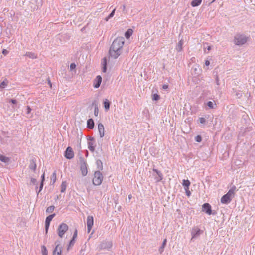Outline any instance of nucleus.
Returning a JSON list of instances; mask_svg holds the SVG:
<instances>
[{
    "label": "nucleus",
    "mask_w": 255,
    "mask_h": 255,
    "mask_svg": "<svg viewBox=\"0 0 255 255\" xmlns=\"http://www.w3.org/2000/svg\"><path fill=\"white\" fill-rule=\"evenodd\" d=\"M125 43L123 37L116 38L111 45L109 50V57L114 59L117 58L122 53V49Z\"/></svg>",
    "instance_id": "obj_1"
},
{
    "label": "nucleus",
    "mask_w": 255,
    "mask_h": 255,
    "mask_svg": "<svg viewBox=\"0 0 255 255\" xmlns=\"http://www.w3.org/2000/svg\"><path fill=\"white\" fill-rule=\"evenodd\" d=\"M248 37L243 34H237L235 36L234 41L236 45L240 46L245 44L247 41Z\"/></svg>",
    "instance_id": "obj_2"
},
{
    "label": "nucleus",
    "mask_w": 255,
    "mask_h": 255,
    "mask_svg": "<svg viewBox=\"0 0 255 255\" xmlns=\"http://www.w3.org/2000/svg\"><path fill=\"white\" fill-rule=\"evenodd\" d=\"M94 177L93 179V184L94 185L98 186L101 184L103 180V176L100 171H96L94 173Z\"/></svg>",
    "instance_id": "obj_3"
},
{
    "label": "nucleus",
    "mask_w": 255,
    "mask_h": 255,
    "mask_svg": "<svg viewBox=\"0 0 255 255\" xmlns=\"http://www.w3.org/2000/svg\"><path fill=\"white\" fill-rule=\"evenodd\" d=\"M202 211L205 212L208 215H215L217 214V211L212 210L211 205L208 203H204L202 206Z\"/></svg>",
    "instance_id": "obj_4"
},
{
    "label": "nucleus",
    "mask_w": 255,
    "mask_h": 255,
    "mask_svg": "<svg viewBox=\"0 0 255 255\" xmlns=\"http://www.w3.org/2000/svg\"><path fill=\"white\" fill-rule=\"evenodd\" d=\"M80 164V170L82 173V175L83 176L87 175L88 173L87 165L86 162L82 157H80L79 158Z\"/></svg>",
    "instance_id": "obj_5"
},
{
    "label": "nucleus",
    "mask_w": 255,
    "mask_h": 255,
    "mask_svg": "<svg viewBox=\"0 0 255 255\" xmlns=\"http://www.w3.org/2000/svg\"><path fill=\"white\" fill-rule=\"evenodd\" d=\"M112 246V242L111 241L104 240L100 243L98 248L99 250H109Z\"/></svg>",
    "instance_id": "obj_6"
},
{
    "label": "nucleus",
    "mask_w": 255,
    "mask_h": 255,
    "mask_svg": "<svg viewBox=\"0 0 255 255\" xmlns=\"http://www.w3.org/2000/svg\"><path fill=\"white\" fill-rule=\"evenodd\" d=\"M68 226L66 223H62L58 226L57 229L58 235L60 238L63 237L64 234L67 231Z\"/></svg>",
    "instance_id": "obj_7"
},
{
    "label": "nucleus",
    "mask_w": 255,
    "mask_h": 255,
    "mask_svg": "<svg viewBox=\"0 0 255 255\" xmlns=\"http://www.w3.org/2000/svg\"><path fill=\"white\" fill-rule=\"evenodd\" d=\"M203 232V231L201 230L198 227H193L191 232L192 235L191 240L198 237Z\"/></svg>",
    "instance_id": "obj_8"
},
{
    "label": "nucleus",
    "mask_w": 255,
    "mask_h": 255,
    "mask_svg": "<svg viewBox=\"0 0 255 255\" xmlns=\"http://www.w3.org/2000/svg\"><path fill=\"white\" fill-rule=\"evenodd\" d=\"M233 197H234L232 195L227 192L222 197L221 199V202L222 204H228L231 201Z\"/></svg>",
    "instance_id": "obj_9"
},
{
    "label": "nucleus",
    "mask_w": 255,
    "mask_h": 255,
    "mask_svg": "<svg viewBox=\"0 0 255 255\" xmlns=\"http://www.w3.org/2000/svg\"><path fill=\"white\" fill-rule=\"evenodd\" d=\"M74 154L72 148L68 147L64 152V156L67 159H71L74 157Z\"/></svg>",
    "instance_id": "obj_10"
},
{
    "label": "nucleus",
    "mask_w": 255,
    "mask_h": 255,
    "mask_svg": "<svg viewBox=\"0 0 255 255\" xmlns=\"http://www.w3.org/2000/svg\"><path fill=\"white\" fill-rule=\"evenodd\" d=\"M94 219L92 216H88L87 218V232L89 233L93 225Z\"/></svg>",
    "instance_id": "obj_11"
},
{
    "label": "nucleus",
    "mask_w": 255,
    "mask_h": 255,
    "mask_svg": "<svg viewBox=\"0 0 255 255\" xmlns=\"http://www.w3.org/2000/svg\"><path fill=\"white\" fill-rule=\"evenodd\" d=\"M55 244L56 245L54 250L53 251V255H61L62 247H59L60 242L59 241H56Z\"/></svg>",
    "instance_id": "obj_12"
},
{
    "label": "nucleus",
    "mask_w": 255,
    "mask_h": 255,
    "mask_svg": "<svg viewBox=\"0 0 255 255\" xmlns=\"http://www.w3.org/2000/svg\"><path fill=\"white\" fill-rule=\"evenodd\" d=\"M102 78L100 75L96 76V78L94 80L93 86L95 88H98L100 87L102 82Z\"/></svg>",
    "instance_id": "obj_13"
},
{
    "label": "nucleus",
    "mask_w": 255,
    "mask_h": 255,
    "mask_svg": "<svg viewBox=\"0 0 255 255\" xmlns=\"http://www.w3.org/2000/svg\"><path fill=\"white\" fill-rule=\"evenodd\" d=\"M98 129L99 132V135L101 138L104 137L105 134V129L104 125L101 123H99L98 125Z\"/></svg>",
    "instance_id": "obj_14"
},
{
    "label": "nucleus",
    "mask_w": 255,
    "mask_h": 255,
    "mask_svg": "<svg viewBox=\"0 0 255 255\" xmlns=\"http://www.w3.org/2000/svg\"><path fill=\"white\" fill-rule=\"evenodd\" d=\"M95 123L94 120L90 118L87 121V128L90 129H93L94 128Z\"/></svg>",
    "instance_id": "obj_15"
},
{
    "label": "nucleus",
    "mask_w": 255,
    "mask_h": 255,
    "mask_svg": "<svg viewBox=\"0 0 255 255\" xmlns=\"http://www.w3.org/2000/svg\"><path fill=\"white\" fill-rule=\"evenodd\" d=\"M153 171L155 172L158 175V177L155 178L157 182H159L163 179V175L160 171L156 169H153Z\"/></svg>",
    "instance_id": "obj_16"
},
{
    "label": "nucleus",
    "mask_w": 255,
    "mask_h": 255,
    "mask_svg": "<svg viewBox=\"0 0 255 255\" xmlns=\"http://www.w3.org/2000/svg\"><path fill=\"white\" fill-rule=\"evenodd\" d=\"M36 160L35 159L30 160V164L29 165V169L35 171L36 169Z\"/></svg>",
    "instance_id": "obj_17"
},
{
    "label": "nucleus",
    "mask_w": 255,
    "mask_h": 255,
    "mask_svg": "<svg viewBox=\"0 0 255 255\" xmlns=\"http://www.w3.org/2000/svg\"><path fill=\"white\" fill-rule=\"evenodd\" d=\"M95 146H96L95 141H94V142L88 141V148L90 151H91L92 152H94V151L95 150Z\"/></svg>",
    "instance_id": "obj_18"
},
{
    "label": "nucleus",
    "mask_w": 255,
    "mask_h": 255,
    "mask_svg": "<svg viewBox=\"0 0 255 255\" xmlns=\"http://www.w3.org/2000/svg\"><path fill=\"white\" fill-rule=\"evenodd\" d=\"M107 70V59L106 57L103 58L102 61V72L106 73Z\"/></svg>",
    "instance_id": "obj_19"
},
{
    "label": "nucleus",
    "mask_w": 255,
    "mask_h": 255,
    "mask_svg": "<svg viewBox=\"0 0 255 255\" xmlns=\"http://www.w3.org/2000/svg\"><path fill=\"white\" fill-rule=\"evenodd\" d=\"M92 105L94 106V115L97 116L98 115L99 110L97 101L95 100L92 102Z\"/></svg>",
    "instance_id": "obj_20"
},
{
    "label": "nucleus",
    "mask_w": 255,
    "mask_h": 255,
    "mask_svg": "<svg viewBox=\"0 0 255 255\" xmlns=\"http://www.w3.org/2000/svg\"><path fill=\"white\" fill-rule=\"evenodd\" d=\"M184 41L182 39H181L178 43L176 49L177 51L180 52L182 50V45L183 44Z\"/></svg>",
    "instance_id": "obj_21"
},
{
    "label": "nucleus",
    "mask_w": 255,
    "mask_h": 255,
    "mask_svg": "<svg viewBox=\"0 0 255 255\" xmlns=\"http://www.w3.org/2000/svg\"><path fill=\"white\" fill-rule=\"evenodd\" d=\"M104 106L106 111H108L110 109L111 102L107 99L103 102Z\"/></svg>",
    "instance_id": "obj_22"
},
{
    "label": "nucleus",
    "mask_w": 255,
    "mask_h": 255,
    "mask_svg": "<svg viewBox=\"0 0 255 255\" xmlns=\"http://www.w3.org/2000/svg\"><path fill=\"white\" fill-rule=\"evenodd\" d=\"M166 243H167V239H165L163 240L161 246L159 248V252L160 254L162 253V252H163L164 249L166 245Z\"/></svg>",
    "instance_id": "obj_23"
},
{
    "label": "nucleus",
    "mask_w": 255,
    "mask_h": 255,
    "mask_svg": "<svg viewBox=\"0 0 255 255\" xmlns=\"http://www.w3.org/2000/svg\"><path fill=\"white\" fill-rule=\"evenodd\" d=\"M202 2V0H193L191 3V5L193 7L199 6Z\"/></svg>",
    "instance_id": "obj_24"
},
{
    "label": "nucleus",
    "mask_w": 255,
    "mask_h": 255,
    "mask_svg": "<svg viewBox=\"0 0 255 255\" xmlns=\"http://www.w3.org/2000/svg\"><path fill=\"white\" fill-rule=\"evenodd\" d=\"M206 105L208 107L209 109H214L216 107V104L214 101H208L206 103Z\"/></svg>",
    "instance_id": "obj_25"
},
{
    "label": "nucleus",
    "mask_w": 255,
    "mask_h": 255,
    "mask_svg": "<svg viewBox=\"0 0 255 255\" xmlns=\"http://www.w3.org/2000/svg\"><path fill=\"white\" fill-rule=\"evenodd\" d=\"M0 161L4 163H8L10 161V159L3 155L0 154Z\"/></svg>",
    "instance_id": "obj_26"
},
{
    "label": "nucleus",
    "mask_w": 255,
    "mask_h": 255,
    "mask_svg": "<svg viewBox=\"0 0 255 255\" xmlns=\"http://www.w3.org/2000/svg\"><path fill=\"white\" fill-rule=\"evenodd\" d=\"M133 31L131 29H128L126 32L125 33V36L127 39H128L132 34Z\"/></svg>",
    "instance_id": "obj_27"
},
{
    "label": "nucleus",
    "mask_w": 255,
    "mask_h": 255,
    "mask_svg": "<svg viewBox=\"0 0 255 255\" xmlns=\"http://www.w3.org/2000/svg\"><path fill=\"white\" fill-rule=\"evenodd\" d=\"M51 182H50V184L51 185H53L55 182H56V172L54 171L53 173H52V175L51 177Z\"/></svg>",
    "instance_id": "obj_28"
},
{
    "label": "nucleus",
    "mask_w": 255,
    "mask_h": 255,
    "mask_svg": "<svg viewBox=\"0 0 255 255\" xmlns=\"http://www.w3.org/2000/svg\"><path fill=\"white\" fill-rule=\"evenodd\" d=\"M82 135H83L82 132L81 130H80L79 133H77V138H78L77 142L79 144L80 148H81V139L82 137Z\"/></svg>",
    "instance_id": "obj_29"
},
{
    "label": "nucleus",
    "mask_w": 255,
    "mask_h": 255,
    "mask_svg": "<svg viewBox=\"0 0 255 255\" xmlns=\"http://www.w3.org/2000/svg\"><path fill=\"white\" fill-rule=\"evenodd\" d=\"M190 182L188 180L184 179L182 182V185L184 187V188H189L190 185Z\"/></svg>",
    "instance_id": "obj_30"
},
{
    "label": "nucleus",
    "mask_w": 255,
    "mask_h": 255,
    "mask_svg": "<svg viewBox=\"0 0 255 255\" xmlns=\"http://www.w3.org/2000/svg\"><path fill=\"white\" fill-rule=\"evenodd\" d=\"M67 187V183L66 182L62 181V184L61 185V192L63 193L66 190Z\"/></svg>",
    "instance_id": "obj_31"
},
{
    "label": "nucleus",
    "mask_w": 255,
    "mask_h": 255,
    "mask_svg": "<svg viewBox=\"0 0 255 255\" xmlns=\"http://www.w3.org/2000/svg\"><path fill=\"white\" fill-rule=\"evenodd\" d=\"M55 215L56 214L55 213H53L48 216L46 218L45 221L49 222L50 223L51 220L55 216Z\"/></svg>",
    "instance_id": "obj_32"
},
{
    "label": "nucleus",
    "mask_w": 255,
    "mask_h": 255,
    "mask_svg": "<svg viewBox=\"0 0 255 255\" xmlns=\"http://www.w3.org/2000/svg\"><path fill=\"white\" fill-rule=\"evenodd\" d=\"M26 55L28 56V57L32 58V59H35L36 58L37 56L33 52H27L26 53Z\"/></svg>",
    "instance_id": "obj_33"
},
{
    "label": "nucleus",
    "mask_w": 255,
    "mask_h": 255,
    "mask_svg": "<svg viewBox=\"0 0 255 255\" xmlns=\"http://www.w3.org/2000/svg\"><path fill=\"white\" fill-rule=\"evenodd\" d=\"M236 187L235 185H233L231 189L228 191V193L232 195L233 197L235 194V191L236 190Z\"/></svg>",
    "instance_id": "obj_34"
},
{
    "label": "nucleus",
    "mask_w": 255,
    "mask_h": 255,
    "mask_svg": "<svg viewBox=\"0 0 255 255\" xmlns=\"http://www.w3.org/2000/svg\"><path fill=\"white\" fill-rule=\"evenodd\" d=\"M8 82L7 79L4 80L0 84V89H3L7 85Z\"/></svg>",
    "instance_id": "obj_35"
},
{
    "label": "nucleus",
    "mask_w": 255,
    "mask_h": 255,
    "mask_svg": "<svg viewBox=\"0 0 255 255\" xmlns=\"http://www.w3.org/2000/svg\"><path fill=\"white\" fill-rule=\"evenodd\" d=\"M41 252L42 255H48V252L46 247L44 245L41 246Z\"/></svg>",
    "instance_id": "obj_36"
},
{
    "label": "nucleus",
    "mask_w": 255,
    "mask_h": 255,
    "mask_svg": "<svg viewBox=\"0 0 255 255\" xmlns=\"http://www.w3.org/2000/svg\"><path fill=\"white\" fill-rule=\"evenodd\" d=\"M54 208H55L54 206H53V205L50 206L46 209V212L47 213H51L53 212Z\"/></svg>",
    "instance_id": "obj_37"
},
{
    "label": "nucleus",
    "mask_w": 255,
    "mask_h": 255,
    "mask_svg": "<svg viewBox=\"0 0 255 255\" xmlns=\"http://www.w3.org/2000/svg\"><path fill=\"white\" fill-rule=\"evenodd\" d=\"M75 242V240L74 239H71L69 243L68 247H67V250H69V249L74 246Z\"/></svg>",
    "instance_id": "obj_38"
},
{
    "label": "nucleus",
    "mask_w": 255,
    "mask_h": 255,
    "mask_svg": "<svg viewBox=\"0 0 255 255\" xmlns=\"http://www.w3.org/2000/svg\"><path fill=\"white\" fill-rule=\"evenodd\" d=\"M96 164L97 165V167L100 170L103 169V164L102 161L100 160H98L96 161Z\"/></svg>",
    "instance_id": "obj_39"
},
{
    "label": "nucleus",
    "mask_w": 255,
    "mask_h": 255,
    "mask_svg": "<svg viewBox=\"0 0 255 255\" xmlns=\"http://www.w3.org/2000/svg\"><path fill=\"white\" fill-rule=\"evenodd\" d=\"M115 9H113L110 14L105 18L106 21H108L109 19L113 17L115 14Z\"/></svg>",
    "instance_id": "obj_40"
},
{
    "label": "nucleus",
    "mask_w": 255,
    "mask_h": 255,
    "mask_svg": "<svg viewBox=\"0 0 255 255\" xmlns=\"http://www.w3.org/2000/svg\"><path fill=\"white\" fill-rule=\"evenodd\" d=\"M160 99V95L158 94H153L152 95V99L153 101H157Z\"/></svg>",
    "instance_id": "obj_41"
},
{
    "label": "nucleus",
    "mask_w": 255,
    "mask_h": 255,
    "mask_svg": "<svg viewBox=\"0 0 255 255\" xmlns=\"http://www.w3.org/2000/svg\"><path fill=\"white\" fill-rule=\"evenodd\" d=\"M50 224V223L49 222H47L46 221H45V233H46V234H47V233H48V229L49 228Z\"/></svg>",
    "instance_id": "obj_42"
},
{
    "label": "nucleus",
    "mask_w": 255,
    "mask_h": 255,
    "mask_svg": "<svg viewBox=\"0 0 255 255\" xmlns=\"http://www.w3.org/2000/svg\"><path fill=\"white\" fill-rule=\"evenodd\" d=\"M195 140L197 142H200L202 140V136L201 135H198L195 137Z\"/></svg>",
    "instance_id": "obj_43"
},
{
    "label": "nucleus",
    "mask_w": 255,
    "mask_h": 255,
    "mask_svg": "<svg viewBox=\"0 0 255 255\" xmlns=\"http://www.w3.org/2000/svg\"><path fill=\"white\" fill-rule=\"evenodd\" d=\"M76 68V64L75 63H71L70 65V70L72 71L74 70Z\"/></svg>",
    "instance_id": "obj_44"
},
{
    "label": "nucleus",
    "mask_w": 255,
    "mask_h": 255,
    "mask_svg": "<svg viewBox=\"0 0 255 255\" xmlns=\"http://www.w3.org/2000/svg\"><path fill=\"white\" fill-rule=\"evenodd\" d=\"M77 233H78L77 230L76 229L74 232V234L73 235V237H72V239H74V240H76V238L77 237Z\"/></svg>",
    "instance_id": "obj_45"
},
{
    "label": "nucleus",
    "mask_w": 255,
    "mask_h": 255,
    "mask_svg": "<svg viewBox=\"0 0 255 255\" xmlns=\"http://www.w3.org/2000/svg\"><path fill=\"white\" fill-rule=\"evenodd\" d=\"M43 185H44V183L40 182L39 189V191L37 192V195H38L39 193L42 190Z\"/></svg>",
    "instance_id": "obj_46"
},
{
    "label": "nucleus",
    "mask_w": 255,
    "mask_h": 255,
    "mask_svg": "<svg viewBox=\"0 0 255 255\" xmlns=\"http://www.w3.org/2000/svg\"><path fill=\"white\" fill-rule=\"evenodd\" d=\"M185 192H186V195L188 197H189L191 195V192L189 190V188H185Z\"/></svg>",
    "instance_id": "obj_47"
},
{
    "label": "nucleus",
    "mask_w": 255,
    "mask_h": 255,
    "mask_svg": "<svg viewBox=\"0 0 255 255\" xmlns=\"http://www.w3.org/2000/svg\"><path fill=\"white\" fill-rule=\"evenodd\" d=\"M199 122L201 124H205L206 122V119L203 117H201L199 119Z\"/></svg>",
    "instance_id": "obj_48"
},
{
    "label": "nucleus",
    "mask_w": 255,
    "mask_h": 255,
    "mask_svg": "<svg viewBox=\"0 0 255 255\" xmlns=\"http://www.w3.org/2000/svg\"><path fill=\"white\" fill-rule=\"evenodd\" d=\"M87 140H88V141H91V142L95 141V140L94 138L92 137H91V136L88 137Z\"/></svg>",
    "instance_id": "obj_49"
},
{
    "label": "nucleus",
    "mask_w": 255,
    "mask_h": 255,
    "mask_svg": "<svg viewBox=\"0 0 255 255\" xmlns=\"http://www.w3.org/2000/svg\"><path fill=\"white\" fill-rule=\"evenodd\" d=\"M31 182L33 184H37V180L35 178H32L30 180Z\"/></svg>",
    "instance_id": "obj_50"
},
{
    "label": "nucleus",
    "mask_w": 255,
    "mask_h": 255,
    "mask_svg": "<svg viewBox=\"0 0 255 255\" xmlns=\"http://www.w3.org/2000/svg\"><path fill=\"white\" fill-rule=\"evenodd\" d=\"M215 76H216V78H215V79H216V84L217 85H220V83H219V77H218L217 75H216Z\"/></svg>",
    "instance_id": "obj_51"
},
{
    "label": "nucleus",
    "mask_w": 255,
    "mask_h": 255,
    "mask_svg": "<svg viewBox=\"0 0 255 255\" xmlns=\"http://www.w3.org/2000/svg\"><path fill=\"white\" fill-rule=\"evenodd\" d=\"M31 111V108L30 107V106H27V112H26L27 114H30Z\"/></svg>",
    "instance_id": "obj_52"
},
{
    "label": "nucleus",
    "mask_w": 255,
    "mask_h": 255,
    "mask_svg": "<svg viewBox=\"0 0 255 255\" xmlns=\"http://www.w3.org/2000/svg\"><path fill=\"white\" fill-rule=\"evenodd\" d=\"M242 93H240V92H236V97L238 98H240L242 97Z\"/></svg>",
    "instance_id": "obj_53"
},
{
    "label": "nucleus",
    "mask_w": 255,
    "mask_h": 255,
    "mask_svg": "<svg viewBox=\"0 0 255 255\" xmlns=\"http://www.w3.org/2000/svg\"><path fill=\"white\" fill-rule=\"evenodd\" d=\"M44 181H45V173L44 172V173L41 176V182L44 183Z\"/></svg>",
    "instance_id": "obj_54"
},
{
    "label": "nucleus",
    "mask_w": 255,
    "mask_h": 255,
    "mask_svg": "<svg viewBox=\"0 0 255 255\" xmlns=\"http://www.w3.org/2000/svg\"><path fill=\"white\" fill-rule=\"evenodd\" d=\"M10 103H11L12 104H15L17 103V100L14 99H11L10 100Z\"/></svg>",
    "instance_id": "obj_55"
},
{
    "label": "nucleus",
    "mask_w": 255,
    "mask_h": 255,
    "mask_svg": "<svg viewBox=\"0 0 255 255\" xmlns=\"http://www.w3.org/2000/svg\"><path fill=\"white\" fill-rule=\"evenodd\" d=\"M2 53L3 54L5 55H6L8 53V51L6 49H3L2 51Z\"/></svg>",
    "instance_id": "obj_56"
},
{
    "label": "nucleus",
    "mask_w": 255,
    "mask_h": 255,
    "mask_svg": "<svg viewBox=\"0 0 255 255\" xmlns=\"http://www.w3.org/2000/svg\"><path fill=\"white\" fill-rule=\"evenodd\" d=\"M162 88L163 89H167L168 88V85H166V84H164L163 86H162Z\"/></svg>",
    "instance_id": "obj_57"
},
{
    "label": "nucleus",
    "mask_w": 255,
    "mask_h": 255,
    "mask_svg": "<svg viewBox=\"0 0 255 255\" xmlns=\"http://www.w3.org/2000/svg\"><path fill=\"white\" fill-rule=\"evenodd\" d=\"M205 64L206 66H209L210 65V61L208 60H206L205 61Z\"/></svg>",
    "instance_id": "obj_58"
},
{
    "label": "nucleus",
    "mask_w": 255,
    "mask_h": 255,
    "mask_svg": "<svg viewBox=\"0 0 255 255\" xmlns=\"http://www.w3.org/2000/svg\"><path fill=\"white\" fill-rule=\"evenodd\" d=\"M211 48H212V47L211 46H208L207 47V49L208 51H209L211 49Z\"/></svg>",
    "instance_id": "obj_59"
},
{
    "label": "nucleus",
    "mask_w": 255,
    "mask_h": 255,
    "mask_svg": "<svg viewBox=\"0 0 255 255\" xmlns=\"http://www.w3.org/2000/svg\"><path fill=\"white\" fill-rule=\"evenodd\" d=\"M48 83H49V84L50 85V87H51V86H52V84H51V83L50 82V80H49V81H48Z\"/></svg>",
    "instance_id": "obj_60"
},
{
    "label": "nucleus",
    "mask_w": 255,
    "mask_h": 255,
    "mask_svg": "<svg viewBox=\"0 0 255 255\" xmlns=\"http://www.w3.org/2000/svg\"><path fill=\"white\" fill-rule=\"evenodd\" d=\"M128 198H129V199H130V198H131V195H129L128 196Z\"/></svg>",
    "instance_id": "obj_61"
},
{
    "label": "nucleus",
    "mask_w": 255,
    "mask_h": 255,
    "mask_svg": "<svg viewBox=\"0 0 255 255\" xmlns=\"http://www.w3.org/2000/svg\"><path fill=\"white\" fill-rule=\"evenodd\" d=\"M195 71H197V68H195Z\"/></svg>",
    "instance_id": "obj_62"
},
{
    "label": "nucleus",
    "mask_w": 255,
    "mask_h": 255,
    "mask_svg": "<svg viewBox=\"0 0 255 255\" xmlns=\"http://www.w3.org/2000/svg\"><path fill=\"white\" fill-rule=\"evenodd\" d=\"M215 0H213L212 1V2H214Z\"/></svg>",
    "instance_id": "obj_63"
},
{
    "label": "nucleus",
    "mask_w": 255,
    "mask_h": 255,
    "mask_svg": "<svg viewBox=\"0 0 255 255\" xmlns=\"http://www.w3.org/2000/svg\"><path fill=\"white\" fill-rule=\"evenodd\" d=\"M248 94H249V97H250V93H249Z\"/></svg>",
    "instance_id": "obj_64"
}]
</instances>
